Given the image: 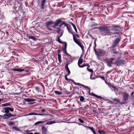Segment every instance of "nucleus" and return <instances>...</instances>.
Segmentation results:
<instances>
[{
	"instance_id": "obj_21",
	"label": "nucleus",
	"mask_w": 134,
	"mask_h": 134,
	"mask_svg": "<svg viewBox=\"0 0 134 134\" xmlns=\"http://www.w3.org/2000/svg\"><path fill=\"white\" fill-rule=\"evenodd\" d=\"M83 63V60L82 59H80L78 62V65L79 66L80 68H82L83 67H82V65H80V64H81Z\"/></svg>"
},
{
	"instance_id": "obj_47",
	"label": "nucleus",
	"mask_w": 134,
	"mask_h": 134,
	"mask_svg": "<svg viewBox=\"0 0 134 134\" xmlns=\"http://www.w3.org/2000/svg\"><path fill=\"white\" fill-rule=\"evenodd\" d=\"M35 89L36 90L38 91L40 90V88L38 86H36L35 87Z\"/></svg>"
},
{
	"instance_id": "obj_30",
	"label": "nucleus",
	"mask_w": 134,
	"mask_h": 134,
	"mask_svg": "<svg viewBox=\"0 0 134 134\" xmlns=\"http://www.w3.org/2000/svg\"><path fill=\"white\" fill-rule=\"evenodd\" d=\"M72 80V81H73V83H74V84L75 85H79V86H82V87L83 86V85L82 84H81V83H76V82H74L73 80Z\"/></svg>"
},
{
	"instance_id": "obj_62",
	"label": "nucleus",
	"mask_w": 134,
	"mask_h": 134,
	"mask_svg": "<svg viewBox=\"0 0 134 134\" xmlns=\"http://www.w3.org/2000/svg\"><path fill=\"white\" fill-rule=\"evenodd\" d=\"M93 73H91V75H90V79H93V78H92V76H93Z\"/></svg>"
},
{
	"instance_id": "obj_42",
	"label": "nucleus",
	"mask_w": 134,
	"mask_h": 134,
	"mask_svg": "<svg viewBox=\"0 0 134 134\" xmlns=\"http://www.w3.org/2000/svg\"><path fill=\"white\" fill-rule=\"evenodd\" d=\"M12 129H14L15 130L17 131H19V128H17V127H16V126L13 127L12 128Z\"/></svg>"
},
{
	"instance_id": "obj_41",
	"label": "nucleus",
	"mask_w": 134,
	"mask_h": 134,
	"mask_svg": "<svg viewBox=\"0 0 134 134\" xmlns=\"http://www.w3.org/2000/svg\"><path fill=\"white\" fill-rule=\"evenodd\" d=\"M10 105V104L8 103H6L5 104H3L2 105V106L3 107H7L8 106H9Z\"/></svg>"
},
{
	"instance_id": "obj_55",
	"label": "nucleus",
	"mask_w": 134,
	"mask_h": 134,
	"mask_svg": "<svg viewBox=\"0 0 134 134\" xmlns=\"http://www.w3.org/2000/svg\"><path fill=\"white\" fill-rule=\"evenodd\" d=\"M24 71V69H18V71H19L21 72L22 71Z\"/></svg>"
},
{
	"instance_id": "obj_34",
	"label": "nucleus",
	"mask_w": 134,
	"mask_h": 134,
	"mask_svg": "<svg viewBox=\"0 0 134 134\" xmlns=\"http://www.w3.org/2000/svg\"><path fill=\"white\" fill-rule=\"evenodd\" d=\"M98 131L99 133L101 134H105L106 133L103 130H99Z\"/></svg>"
},
{
	"instance_id": "obj_7",
	"label": "nucleus",
	"mask_w": 134,
	"mask_h": 134,
	"mask_svg": "<svg viewBox=\"0 0 134 134\" xmlns=\"http://www.w3.org/2000/svg\"><path fill=\"white\" fill-rule=\"evenodd\" d=\"M29 115H40L43 116L44 115H48L52 116V115L48 113V112H46L43 114H38L37 113H35L34 112H31L28 114Z\"/></svg>"
},
{
	"instance_id": "obj_49",
	"label": "nucleus",
	"mask_w": 134,
	"mask_h": 134,
	"mask_svg": "<svg viewBox=\"0 0 134 134\" xmlns=\"http://www.w3.org/2000/svg\"><path fill=\"white\" fill-rule=\"evenodd\" d=\"M69 75H68V74H67L65 76V78L66 80L67 81H69V79L67 77V76H68Z\"/></svg>"
},
{
	"instance_id": "obj_23",
	"label": "nucleus",
	"mask_w": 134,
	"mask_h": 134,
	"mask_svg": "<svg viewBox=\"0 0 134 134\" xmlns=\"http://www.w3.org/2000/svg\"><path fill=\"white\" fill-rule=\"evenodd\" d=\"M48 120H47L45 121H38L37 122L35 123L34 124V125H37L41 124V123H43L44 122H45L46 121H47Z\"/></svg>"
},
{
	"instance_id": "obj_40",
	"label": "nucleus",
	"mask_w": 134,
	"mask_h": 134,
	"mask_svg": "<svg viewBox=\"0 0 134 134\" xmlns=\"http://www.w3.org/2000/svg\"><path fill=\"white\" fill-rule=\"evenodd\" d=\"M115 47V46H113V45L112 44L111 47H108V48L109 49L112 50H113V49H114Z\"/></svg>"
},
{
	"instance_id": "obj_19",
	"label": "nucleus",
	"mask_w": 134,
	"mask_h": 134,
	"mask_svg": "<svg viewBox=\"0 0 134 134\" xmlns=\"http://www.w3.org/2000/svg\"><path fill=\"white\" fill-rule=\"evenodd\" d=\"M68 64H66L65 65V68L68 71V75H69L70 74V71L68 67Z\"/></svg>"
},
{
	"instance_id": "obj_46",
	"label": "nucleus",
	"mask_w": 134,
	"mask_h": 134,
	"mask_svg": "<svg viewBox=\"0 0 134 134\" xmlns=\"http://www.w3.org/2000/svg\"><path fill=\"white\" fill-rule=\"evenodd\" d=\"M8 109L9 110V111H10L13 112L14 110L13 109V108L9 107Z\"/></svg>"
},
{
	"instance_id": "obj_2",
	"label": "nucleus",
	"mask_w": 134,
	"mask_h": 134,
	"mask_svg": "<svg viewBox=\"0 0 134 134\" xmlns=\"http://www.w3.org/2000/svg\"><path fill=\"white\" fill-rule=\"evenodd\" d=\"M60 27H62L63 25H64V26L67 27H69L68 25L65 23L64 21H62L61 18H59L58 19L55 21V23L54 26V27H55L56 26H58L60 24Z\"/></svg>"
},
{
	"instance_id": "obj_12",
	"label": "nucleus",
	"mask_w": 134,
	"mask_h": 134,
	"mask_svg": "<svg viewBox=\"0 0 134 134\" xmlns=\"http://www.w3.org/2000/svg\"><path fill=\"white\" fill-rule=\"evenodd\" d=\"M105 82L110 87H112L114 89V90L115 91V90H117V88L113 84H112L110 83H107L106 82V80L105 81Z\"/></svg>"
},
{
	"instance_id": "obj_9",
	"label": "nucleus",
	"mask_w": 134,
	"mask_h": 134,
	"mask_svg": "<svg viewBox=\"0 0 134 134\" xmlns=\"http://www.w3.org/2000/svg\"><path fill=\"white\" fill-rule=\"evenodd\" d=\"M55 22H54L52 21L46 23V27L48 29L50 30L51 31L52 30V29L51 28H49V26L52 24H55Z\"/></svg>"
},
{
	"instance_id": "obj_24",
	"label": "nucleus",
	"mask_w": 134,
	"mask_h": 134,
	"mask_svg": "<svg viewBox=\"0 0 134 134\" xmlns=\"http://www.w3.org/2000/svg\"><path fill=\"white\" fill-rule=\"evenodd\" d=\"M55 123L56 122L55 121H51L47 122L46 123V125H50L53 124Z\"/></svg>"
},
{
	"instance_id": "obj_14",
	"label": "nucleus",
	"mask_w": 134,
	"mask_h": 134,
	"mask_svg": "<svg viewBox=\"0 0 134 134\" xmlns=\"http://www.w3.org/2000/svg\"><path fill=\"white\" fill-rule=\"evenodd\" d=\"M120 41V38H117L115 40V41L113 42L112 44L113 45V46H116L118 44Z\"/></svg>"
},
{
	"instance_id": "obj_25",
	"label": "nucleus",
	"mask_w": 134,
	"mask_h": 134,
	"mask_svg": "<svg viewBox=\"0 0 134 134\" xmlns=\"http://www.w3.org/2000/svg\"><path fill=\"white\" fill-rule=\"evenodd\" d=\"M58 58L59 62L61 63V55L60 54H58Z\"/></svg>"
},
{
	"instance_id": "obj_60",
	"label": "nucleus",
	"mask_w": 134,
	"mask_h": 134,
	"mask_svg": "<svg viewBox=\"0 0 134 134\" xmlns=\"http://www.w3.org/2000/svg\"><path fill=\"white\" fill-rule=\"evenodd\" d=\"M26 35L27 36V37L29 39L30 37L31 36H30V35L27 34H26Z\"/></svg>"
},
{
	"instance_id": "obj_51",
	"label": "nucleus",
	"mask_w": 134,
	"mask_h": 134,
	"mask_svg": "<svg viewBox=\"0 0 134 134\" xmlns=\"http://www.w3.org/2000/svg\"><path fill=\"white\" fill-rule=\"evenodd\" d=\"M9 125H12L14 124V122L13 121H11L9 122Z\"/></svg>"
},
{
	"instance_id": "obj_11",
	"label": "nucleus",
	"mask_w": 134,
	"mask_h": 134,
	"mask_svg": "<svg viewBox=\"0 0 134 134\" xmlns=\"http://www.w3.org/2000/svg\"><path fill=\"white\" fill-rule=\"evenodd\" d=\"M73 40L80 47L82 44V43L79 41V40L77 39L76 37H74Z\"/></svg>"
},
{
	"instance_id": "obj_53",
	"label": "nucleus",
	"mask_w": 134,
	"mask_h": 134,
	"mask_svg": "<svg viewBox=\"0 0 134 134\" xmlns=\"http://www.w3.org/2000/svg\"><path fill=\"white\" fill-rule=\"evenodd\" d=\"M87 70L89 71H90V72H92V73H93V71L92 70V69H88V70Z\"/></svg>"
},
{
	"instance_id": "obj_28",
	"label": "nucleus",
	"mask_w": 134,
	"mask_h": 134,
	"mask_svg": "<svg viewBox=\"0 0 134 134\" xmlns=\"http://www.w3.org/2000/svg\"><path fill=\"white\" fill-rule=\"evenodd\" d=\"M8 108L9 107H7L4 108L3 109H4L5 110V112L7 114L9 112Z\"/></svg>"
},
{
	"instance_id": "obj_64",
	"label": "nucleus",
	"mask_w": 134,
	"mask_h": 134,
	"mask_svg": "<svg viewBox=\"0 0 134 134\" xmlns=\"http://www.w3.org/2000/svg\"><path fill=\"white\" fill-rule=\"evenodd\" d=\"M92 131L94 134H97L94 129Z\"/></svg>"
},
{
	"instance_id": "obj_57",
	"label": "nucleus",
	"mask_w": 134,
	"mask_h": 134,
	"mask_svg": "<svg viewBox=\"0 0 134 134\" xmlns=\"http://www.w3.org/2000/svg\"><path fill=\"white\" fill-rule=\"evenodd\" d=\"M16 116V115H15V114H11V113H10V117H14V116Z\"/></svg>"
},
{
	"instance_id": "obj_4",
	"label": "nucleus",
	"mask_w": 134,
	"mask_h": 134,
	"mask_svg": "<svg viewBox=\"0 0 134 134\" xmlns=\"http://www.w3.org/2000/svg\"><path fill=\"white\" fill-rule=\"evenodd\" d=\"M117 57L116 54H113L111 58H108L107 62V65L109 67H111L112 64H114L113 62L115 60Z\"/></svg>"
},
{
	"instance_id": "obj_48",
	"label": "nucleus",
	"mask_w": 134,
	"mask_h": 134,
	"mask_svg": "<svg viewBox=\"0 0 134 134\" xmlns=\"http://www.w3.org/2000/svg\"><path fill=\"white\" fill-rule=\"evenodd\" d=\"M113 50V51L114 52L113 53L114 54H116L118 53V52H115L116 50V49L115 48H114V49H113V50Z\"/></svg>"
},
{
	"instance_id": "obj_26",
	"label": "nucleus",
	"mask_w": 134,
	"mask_h": 134,
	"mask_svg": "<svg viewBox=\"0 0 134 134\" xmlns=\"http://www.w3.org/2000/svg\"><path fill=\"white\" fill-rule=\"evenodd\" d=\"M89 94L90 95H92L93 96H94L96 97H97V98H102V97H101L98 96L97 95H96L93 93H92V94H91L90 93V94L89 93Z\"/></svg>"
},
{
	"instance_id": "obj_39",
	"label": "nucleus",
	"mask_w": 134,
	"mask_h": 134,
	"mask_svg": "<svg viewBox=\"0 0 134 134\" xmlns=\"http://www.w3.org/2000/svg\"><path fill=\"white\" fill-rule=\"evenodd\" d=\"M86 127L87 128H88L90 129L92 131L94 130V129L93 127L91 126H87Z\"/></svg>"
},
{
	"instance_id": "obj_10",
	"label": "nucleus",
	"mask_w": 134,
	"mask_h": 134,
	"mask_svg": "<svg viewBox=\"0 0 134 134\" xmlns=\"http://www.w3.org/2000/svg\"><path fill=\"white\" fill-rule=\"evenodd\" d=\"M128 94L126 92H124L123 93L122 100L123 101L125 102L127 101L128 99Z\"/></svg>"
},
{
	"instance_id": "obj_52",
	"label": "nucleus",
	"mask_w": 134,
	"mask_h": 134,
	"mask_svg": "<svg viewBox=\"0 0 134 134\" xmlns=\"http://www.w3.org/2000/svg\"><path fill=\"white\" fill-rule=\"evenodd\" d=\"M80 47L81 48L82 51H84V47L83 46V45L82 44L81 45V46H80Z\"/></svg>"
},
{
	"instance_id": "obj_3",
	"label": "nucleus",
	"mask_w": 134,
	"mask_h": 134,
	"mask_svg": "<svg viewBox=\"0 0 134 134\" xmlns=\"http://www.w3.org/2000/svg\"><path fill=\"white\" fill-rule=\"evenodd\" d=\"M94 51L98 57H100L105 55L106 54V52L104 50L100 49H94Z\"/></svg>"
},
{
	"instance_id": "obj_5",
	"label": "nucleus",
	"mask_w": 134,
	"mask_h": 134,
	"mask_svg": "<svg viewBox=\"0 0 134 134\" xmlns=\"http://www.w3.org/2000/svg\"><path fill=\"white\" fill-rule=\"evenodd\" d=\"M93 29H98L101 35L103 36H105V25L104 26L95 27L93 28Z\"/></svg>"
},
{
	"instance_id": "obj_18",
	"label": "nucleus",
	"mask_w": 134,
	"mask_h": 134,
	"mask_svg": "<svg viewBox=\"0 0 134 134\" xmlns=\"http://www.w3.org/2000/svg\"><path fill=\"white\" fill-rule=\"evenodd\" d=\"M67 29L68 30L69 32L70 33L73 35V39L74 38V37L75 38V35H74V33L72 32V30L71 28V27L69 28V27H67Z\"/></svg>"
},
{
	"instance_id": "obj_45",
	"label": "nucleus",
	"mask_w": 134,
	"mask_h": 134,
	"mask_svg": "<svg viewBox=\"0 0 134 134\" xmlns=\"http://www.w3.org/2000/svg\"><path fill=\"white\" fill-rule=\"evenodd\" d=\"M96 40H97V39H96V40H95L94 42V48H93L94 50V49H96L95 48L96 46Z\"/></svg>"
},
{
	"instance_id": "obj_36",
	"label": "nucleus",
	"mask_w": 134,
	"mask_h": 134,
	"mask_svg": "<svg viewBox=\"0 0 134 134\" xmlns=\"http://www.w3.org/2000/svg\"><path fill=\"white\" fill-rule=\"evenodd\" d=\"M80 100L81 102H83L85 100L84 98L82 96H79Z\"/></svg>"
},
{
	"instance_id": "obj_16",
	"label": "nucleus",
	"mask_w": 134,
	"mask_h": 134,
	"mask_svg": "<svg viewBox=\"0 0 134 134\" xmlns=\"http://www.w3.org/2000/svg\"><path fill=\"white\" fill-rule=\"evenodd\" d=\"M54 25L53 26H52L53 28L56 29L57 30V32L59 34L61 30V27H60V25H59L58 27H56L57 26H56L55 27H54Z\"/></svg>"
},
{
	"instance_id": "obj_17",
	"label": "nucleus",
	"mask_w": 134,
	"mask_h": 134,
	"mask_svg": "<svg viewBox=\"0 0 134 134\" xmlns=\"http://www.w3.org/2000/svg\"><path fill=\"white\" fill-rule=\"evenodd\" d=\"M3 119H7L10 117V113L5 114L3 115Z\"/></svg>"
},
{
	"instance_id": "obj_56",
	"label": "nucleus",
	"mask_w": 134,
	"mask_h": 134,
	"mask_svg": "<svg viewBox=\"0 0 134 134\" xmlns=\"http://www.w3.org/2000/svg\"><path fill=\"white\" fill-rule=\"evenodd\" d=\"M41 113L45 112V113H46V112H47L46 111V110L44 109H42L41 110Z\"/></svg>"
},
{
	"instance_id": "obj_8",
	"label": "nucleus",
	"mask_w": 134,
	"mask_h": 134,
	"mask_svg": "<svg viewBox=\"0 0 134 134\" xmlns=\"http://www.w3.org/2000/svg\"><path fill=\"white\" fill-rule=\"evenodd\" d=\"M16 13H18V14H19V13H20V16L22 15V17H23L25 16V13L21 7H20L19 8L18 11V12H17Z\"/></svg>"
},
{
	"instance_id": "obj_63",
	"label": "nucleus",
	"mask_w": 134,
	"mask_h": 134,
	"mask_svg": "<svg viewBox=\"0 0 134 134\" xmlns=\"http://www.w3.org/2000/svg\"><path fill=\"white\" fill-rule=\"evenodd\" d=\"M63 34V33H62V32H61L60 33V35H59V36H58V37H60L62 36Z\"/></svg>"
},
{
	"instance_id": "obj_15",
	"label": "nucleus",
	"mask_w": 134,
	"mask_h": 134,
	"mask_svg": "<svg viewBox=\"0 0 134 134\" xmlns=\"http://www.w3.org/2000/svg\"><path fill=\"white\" fill-rule=\"evenodd\" d=\"M46 0H42L41 1V8L43 10L45 7V4L46 2Z\"/></svg>"
},
{
	"instance_id": "obj_54",
	"label": "nucleus",
	"mask_w": 134,
	"mask_h": 134,
	"mask_svg": "<svg viewBox=\"0 0 134 134\" xmlns=\"http://www.w3.org/2000/svg\"><path fill=\"white\" fill-rule=\"evenodd\" d=\"M99 77L102 79L103 80L105 81V78L104 77L100 76H99Z\"/></svg>"
},
{
	"instance_id": "obj_31",
	"label": "nucleus",
	"mask_w": 134,
	"mask_h": 134,
	"mask_svg": "<svg viewBox=\"0 0 134 134\" xmlns=\"http://www.w3.org/2000/svg\"><path fill=\"white\" fill-rule=\"evenodd\" d=\"M67 46V44L66 43L64 44V46L63 47V51H64V50H66V48Z\"/></svg>"
},
{
	"instance_id": "obj_50",
	"label": "nucleus",
	"mask_w": 134,
	"mask_h": 134,
	"mask_svg": "<svg viewBox=\"0 0 134 134\" xmlns=\"http://www.w3.org/2000/svg\"><path fill=\"white\" fill-rule=\"evenodd\" d=\"M12 70L15 72L18 71V69H15V68L12 69Z\"/></svg>"
},
{
	"instance_id": "obj_20",
	"label": "nucleus",
	"mask_w": 134,
	"mask_h": 134,
	"mask_svg": "<svg viewBox=\"0 0 134 134\" xmlns=\"http://www.w3.org/2000/svg\"><path fill=\"white\" fill-rule=\"evenodd\" d=\"M24 100L26 102H30L32 101H34L36 100L33 99H29L27 98H25L24 99Z\"/></svg>"
},
{
	"instance_id": "obj_27",
	"label": "nucleus",
	"mask_w": 134,
	"mask_h": 134,
	"mask_svg": "<svg viewBox=\"0 0 134 134\" xmlns=\"http://www.w3.org/2000/svg\"><path fill=\"white\" fill-rule=\"evenodd\" d=\"M71 25L73 27H74V29L75 30V31H76V33H78V32L77 30V28H76V26H75V25L74 24L72 23H71Z\"/></svg>"
},
{
	"instance_id": "obj_44",
	"label": "nucleus",
	"mask_w": 134,
	"mask_h": 134,
	"mask_svg": "<svg viewBox=\"0 0 134 134\" xmlns=\"http://www.w3.org/2000/svg\"><path fill=\"white\" fill-rule=\"evenodd\" d=\"M79 121L81 123H84V121L80 119H79Z\"/></svg>"
},
{
	"instance_id": "obj_1",
	"label": "nucleus",
	"mask_w": 134,
	"mask_h": 134,
	"mask_svg": "<svg viewBox=\"0 0 134 134\" xmlns=\"http://www.w3.org/2000/svg\"><path fill=\"white\" fill-rule=\"evenodd\" d=\"M108 25V24L105 25V36L107 35L111 36L112 35L118 34V31L121 29L119 26H107Z\"/></svg>"
},
{
	"instance_id": "obj_33",
	"label": "nucleus",
	"mask_w": 134,
	"mask_h": 134,
	"mask_svg": "<svg viewBox=\"0 0 134 134\" xmlns=\"http://www.w3.org/2000/svg\"><path fill=\"white\" fill-rule=\"evenodd\" d=\"M32 39L34 41H36L37 40V39L35 37L33 36H31L29 38V39Z\"/></svg>"
},
{
	"instance_id": "obj_38",
	"label": "nucleus",
	"mask_w": 134,
	"mask_h": 134,
	"mask_svg": "<svg viewBox=\"0 0 134 134\" xmlns=\"http://www.w3.org/2000/svg\"><path fill=\"white\" fill-rule=\"evenodd\" d=\"M86 127L87 128H88L90 129L92 131L94 130V129L93 127L91 126H87Z\"/></svg>"
},
{
	"instance_id": "obj_6",
	"label": "nucleus",
	"mask_w": 134,
	"mask_h": 134,
	"mask_svg": "<svg viewBox=\"0 0 134 134\" xmlns=\"http://www.w3.org/2000/svg\"><path fill=\"white\" fill-rule=\"evenodd\" d=\"M125 62V60L123 59H120V58L117 59L115 61L114 64L118 66L120 65L124 64Z\"/></svg>"
},
{
	"instance_id": "obj_22",
	"label": "nucleus",
	"mask_w": 134,
	"mask_h": 134,
	"mask_svg": "<svg viewBox=\"0 0 134 134\" xmlns=\"http://www.w3.org/2000/svg\"><path fill=\"white\" fill-rule=\"evenodd\" d=\"M65 59L66 60V62L67 63V64H68V65L70 64L72 61V58H65Z\"/></svg>"
},
{
	"instance_id": "obj_37",
	"label": "nucleus",
	"mask_w": 134,
	"mask_h": 134,
	"mask_svg": "<svg viewBox=\"0 0 134 134\" xmlns=\"http://www.w3.org/2000/svg\"><path fill=\"white\" fill-rule=\"evenodd\" d=\"M83 87L84 89H86L87 90H89V91H90V89L89 88V87L88 86L84 85H83Z\"/></svg>"
},
{
	"instance_id": "obj_58",
	"label": "nucleus",
	"mask_w": 134,
	"mask_h": 134,
	"mask_svg": "<svg viewBox=\"0 0 134 134\" xmlns=\"http://www.w3.org/2000/svg\"><path fill=\"white\" fill-rule=\"evenodd\" d=\"M134 92H132L131 93V97H134V96H133V94H134Z\"/></svg>"
},
{
	"instance_id": "obj_43",
	"label": "nucleus",
	"mask_w": 134,
	"mask_h": 134,
	"mask_svg": "<svg viewBox=\"0 0 134 134\" xmlns=\"http://www.w3.org/2000/svg\"><path fill=\"white\" fill-rule=\"evenodd\" d=\"M98 25V24L96 23H94V24H92L91 25V26L93 27L94 26H97Z\"/></svg>"
},
{
	"instance_id": "obj_32",
	"label": "nucleus",
	"mask_w": 134,
	"mask_h": 134,
	"mask_svg": "<svg viewBox=\"0 0 134 134\" xmlns=\"http://www.w3.org/2000/svg\"><path fill=\"white\" fill-rule=\"evenodd\" d=\"M57 41L58 42L61 44L63 43V42L61 41L59 37H58V36H57Z\"/></svg>"
},
{
	"instance_id": "obj_13",
	"label": "nucleus",
	"mask_w": 134,
	"mask_h": 134,
	"mask_svg": "<svg viewBox=\"0 0 134 134\" xmlns=\"http://www.w3.org/2000/svg\"><path fill=\"white\" fill-rule=\"evenodd\" d=\"M42 134H47V129L44 126H42L41 127Z\"/></svg>"
},
{
	"instance_id": "obj_61",
	"label": "nucleus",
	"mask_w": 134,
	"mask_h": 134,
	"mask_svg": "<svg viewBox=\"0 0 134 134\" xmlns=\"http://www.w3.org/2000/svg\"><path fill=\"white\" fill-rule=\"evenodd\" d=\"M66 57H65V58H71V56L70 55H68V56H66Z\"/></svg>"
},
{
	"instance_id": "obj_35",
	"label": "nucleus",
	"mask_w": 134,
	"mask_h": 134,
	"mask_svg": "<svg viewBox=\"0 0 134 134\" xmlns=\"http://www.w3.org/2000/svg\"><path fill=\"white\" fill-rule=\"evenodd\" d=\"M55 93L57 95H61L62 94V92L59 91H54Z\"/></svg>"
},
{
	"instance_id": "obj_59",
	"label": "nucleus",
	"mask_w": 134,
	"mask_h": 134,
	"mask_svg": "<svg viewBox=\"0 0 134 134\" xmlns=\"http://www.w3.org/2000/svg\"><path fill=\"white\" fill-rule=\"evenodd\" d=\"M90 20L91 21H95V19L93 18H90Z\"/></svg>"
},
{
	"instance_id": "obj_29",
	"label": "nucleus",
	"mask_w": 134,
	"mask_h": 134,
	"mask_svg": "<svg viewBox=\"0 0 134 134\" xmlns=\"http://www.w3.org/2000/svg\"><path fill=\"white\" fill-rule=\"evenodd\" d=\"M85 66H87V70H88L89 69V68L90 67V65L88 64H84L82 65V67H84Z\"/></svg>"
}]
</instances>
